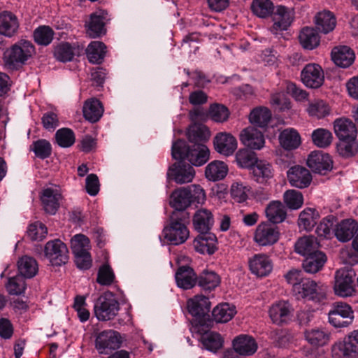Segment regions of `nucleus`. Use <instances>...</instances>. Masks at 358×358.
I'll return each instance as SVG.
<instances>
[{
	"mask_svg": "<svg viewBox=\"0 0 358 358\" xmlns=\"http://www.w3.org/2000/svg\"><path fill=\"white\" fill-rule=\"evenodd\" d=\"M177 285L183 289L192 288L198 279L194 270L187 266H180L175 275Z\"/></svg>",
	"mask_w": 358,
	"mask_h": 358,
	"instance_id": "2f4dec72",
	"label": "nucleus"
},
{
	"mask_svg": "<svg viewBox=\"0 0 358 358\" xmlns=\"http://www.w3.org/2000/svg\"><path fill=\"white\" fill-rule=\"evenodd\" d=\"M18 270L20 275L22 278H31L36 275L38 272V267L36 261L28 256L21 257L17 262Z\"/></svg>",
	"mask_w": 358,
	"mask_h": 358,
	"instance_id": "8fccbe9b",
	"label": "nucleus"
},
{
	"mask_svg": "<svg viewBox=\"0 0 358 358\" xmlns=\"http://www.w3.org/2000/svg\"><path fill=\"white\" fill-rule=\"evenodd\" d=\"M250 169L254 180L257 182H264L273 176L271 165L266 161L257 159Z\"/></svg>",
	"mask_w": 358,
	"mask_h": 358,
	"instance_id": "c03bdc74",
	"label": "nucleus"
},
{
	"mask_svg": "<svg viewBox=\"0 0 358 358\" xmlns=\"http://www.w3.org/2000/svg\"><path fill=\"white\" fill-rule=\"evenodd\" d=\"M6 288L10 294L20 295L25 290V280L20 275L10 278L6 285Z\"/></svg>",
	"mask_w": 358,
	"mask_h": 358,
	"instance_id": "774afa93",
	"label": "nucleus"
},
{
	"mask_svg": "<svg viewBox=\"0 0 358 358\" xmlns=\"http://www.w3.org/2000/svg\"><path fill=\"white\" fill-rule=\"evenodd\" d=\"M71 244L74 255L89 252L91 248L90 239L83 234L75 235Z\"/></svg>",
	"mask_w": 358,
	"mask_h": 358,
	"instance_id": "0e129e2a",
	"label": "nucleus"
},
{
	"mask_svg": "<svg viewBox=\"0 0 358 358\" xmlns=\"http://www.w3.org/2000/svg\"><path fill=\"white\" fill-rule=\"evenodd\" d=\"M240 141L244 145L252 150H260L265 143L263 134L252 126L241 131Z\"/></svg>",
	"mask_w": 358,
	"mask_h": 358,
	"instance_id": "4be33fe9",
	"label": "nucleus"
},
{
	"mask_svg": "<svg viewBox=\"0 0 358 358\" xmlns=\"http://www.w3.org/2000/svg\"><path fill=\"white\" fill-rule=\"evenodd\" d=\"M228 167L221 161H213L206 167L205 175L208 180L217 181L222 180L227 174Z\"/></svg>",
	"mask_w": 358,
	"mask_h": 358,
	"instance_id": "a18cd8bd",
	"label": "nucleus"
},
{
	"mask_svg": "<svg viewBox=\"0 0 358 358\" xmlns=\"http://www.w3.org/2000/svg\"><path fill=\"white\" fill-rule=\"evenodd\" d=\"M307 342L313 347L318 348L327 345L331 338V333L324 328H313L304 332Z\"/></svg>",
	"mask_w": 358,
	"mask_h": 358,
	"instance_id": "473e14b6",
	"label": "nucleus"
},
{
	"mask_svg": "<svg viewBox=\"0 0 358 358\" xmlns=\"http://www.w3.org/2000/svg\"><path fill=\"white\" fill-rule=\"evenodd\" d=\"M331 55L335 64L342 68L350 66L354 62L355 58L354 51L347 45L334 47Z\"/></svg>",
	"mask_w": 358,
	"mask_h": 358,
	"instance_id": "bb28decb",
	"label": "nucleus"
},
{
	"mask_svg": "<svg viewBox=\"0 0 358 358\" xmlns=\"http://www.w3.org/2000/svg\"><path fill=\"white\" fill-rule=\"evenodd\" d=\"M271 118V113L266 107H258L253 109L250 112L249 117L250 123L259 127H266Z\"/></svg>",
	"mask_w": 358,
	"mask_h": 358,
	"instance_id": "603ef678",
	"label": "nucleus"
},
{
	"mask_svg": "<svg viewBox=\"0 0 358 358\" xmlns=\"http://www.w3.org/2000/svg\"><path fill=\"white\" fill-rule=\"evenodd\" d=\"M249 267L253 274L264 277L271 273L273 264L266 255L257 254L249 259Z\"/></svg>",
	"mask_w": 358,
	"mask_h": 358,
	"instance_id": "b1692460",
	"label": "nucleus"
},
{
	"mask_svg": "<svg viewBox=\"0 0 358 358\" xmlns=\"http://www.w3.org/2000/svg\"><path fill=\"white\" fill-rule=\"evenodd\" d=\"M319 248V242L313 236H303L299 238L294 245L295 252L306 257L320 251Z\"/></svg>",
	"mask_w": 358,
	"mask_h": 358,
	"instance_id": "c9c22d12",
	"label": "nucleus"
},
{
	"mask_svg": "<svg viewBox=\"0 0 358 358\" xmlns=\"http://www.w3.org/2000/svg\"><path fill=\"white\" fill-rule=\"evenodd\" d=\"M187 135L190 142L194 144H204L209 139L210 132L208 127L204 125L193 124L189 127Z\"/></svg>",
	"mask_w": 358,
	"mask_h": 358,
	"instance_id": "09e8293b",
	"label": "nucleus"
},
{
	"mask_svg": "<svg viewBox=\"0 0 358 358\" xmlns=\"http://www.w3.org/2000/svg\"><path fill=\"white\" fill-rule=\"evenodd\" d=\"M30 150L35 153L37 157L43 159L50 157L52 147L48 141L40 139L32 143Z\"/></svg>",
	"mask_w": 358,
	"mask_h": 358,
	"instance_id": "69168bd1",
	"label": "nucleus"
},
{
	"mask_svg": "<svg viewBox=\"0 0 358 358\" xmlns=\"http://www.w3.org/2000/svg\"><path fill=\"white\" fill-rule=\"evenodd\" d=\"M280 238L278 228L266 222H261L254 232L253 241L259 246H271L278 242Z\"/></svg>",
	"mask_w": 358,
	"mask_h": 358,
	"instance_id": "9d476101",
	"label": "nucleus"
},
{
	"mask_svg": "<svg viewBox=\"0 0 358 358\" xmlns=\"http://www.w3.org/2000/svg\"><path fill=\"white\" fill-rule=\"evenodd\" d=\"M326 261L325 254L318 251L306 257L303 262V268L306 273H315L322 269Z\"/></svg>",
	"mask_w": 358,
	"mask_h": 358,
	"instance_id": "58836bf2",
	"label": "nucleus"
},
{
	"mask_svg": "<svg viewBox=\"0 0 358 358\" xmlns=\"http://www.w3.org/2000/svg\"><path fill=\"white\" fill-rule=\"evenodd\" d=\"M108 20V13L103 10H99L90 15L87 24V34L90 38H97L106 33L105 24Z\"/></svg>",
	"mask_w": 358,
	"mask_h": 358,
	"instance_id": "6ab92c4d",
	"label": "nucleus"
},
{
	"mask_svg": "<svg viewBox=\"0 0 358 358\" xmlns=\"http://www.w3.org/2000/svg\"><path fill=\"white\" fill-rule=\"evenodd\" d=\"M281 146L287 150L296 149L301 145V137L298 131L293 128L284 129L279 136Z\"/></svg>",
	"mask_w": 358,
	"mask_h": 358,
	"instance_id": "ea45409f",
	"label": "nucleus"
},
{
	"mask_svg": "<svg viewBox=\"0 0 358 358\" xmlns=\"http://www.w3.org/2000/svg\"><path fill=\"white\" fill-rule=\"evenodd\" d=\"M215 150L224 156L228 157L234 154L237 149L236 138L230 133L219 132L213 138Z\"/></svg>",
	"mask_w": 358,
	"mask_h": 358,
	"instance_id": "2eb2a0df",
	"label": "nucleus"
},
{
	"mask_svg": "<svg viewBox=\"0 0 358 358\" xmlns=\"http://www.w3.org/2000/svg\"><path fill=\"white\" fill-rule=\"evenodd\" d=\"M327 287L314 280L306 279L300 285H295L293 292L297 299L319 301L326 296Z\"/></svg>",
	"mask_w": 358,
	"mask_h": 358,
	"instance_id": "0eeeda50",
	"label": "nucleus"
},
{
	"mask_svg": "<svg viewBox=\"0 0 358 358\" xmlns=\"http://www.w3.org/2000/svg\"><path fill=\"white\" fill-rule=\"evenodd\" d=\"M119 310V303L111 292H106L100 296L94 306V314L100 321L113 319Z\"/></svg>",
	"mask_w": 358,
	"mask_h": 358,
	"instance_id": "20e7f679",
	"label": "nucleus"
},
{
	"mask_svg": "<svg viewBox=\"0 0 358 358\" xmlns=\"http://www.w3.org/2000/svg\"><path fill=\"white\" fill-rule=\"evenodd\" d=\"M358 231V223L353 219H345L338 223L334 230L336 238L341 242L350 241Z\"/></svg>",
	"mask_w": 358,
	"mask_h": 358,
	"instance_id": "cd10ccee",
	"label": "nucleus"
},
{
	"mask_svg": "<svg viewBox=\"0 0 358 358\" xmlns=\"http://www.w3.org/2000/svg\"><path fill=\"white\" fill-rule=\"evenodd\" d=\"M55 140L59 146L69 148L75 143L76 136L71 129L62 128L56 131Z\"/></svg>",
	"mask_w": 358,
	"mask_h": 358,
	"instance_id": "680f3d73",
	"label": "nucleus"
},
{
	"mask_svg": "<svg viewBox=\"0 0 358 358\" xmlns=\"http://www.w3.org/2000/svg\"><path fill=\"white\" fill-rule=\"evenodd\" d=\"M189 222V214L185 211H174L170 217L169 224L163 229V235L168 243L178 245L189 238L187 227Z\"/></svg>",
	"mask_w": 358,
	"mask_h": 358,
	"instance_id": "f257e3e1",
	"label": "nucleus"
},
{
	"mask_svg": "<svg viewBox=\"0 0 358 358\" xmlns=\"http://www.w3.org/2000/svg\"><path fill=\"white\" fill-rule=\"evenodd\" d=\"M200 234L193 241L195 250L201 254H213L216 250V236L212 233Z\"/></svg>",
	"mask_w": 358,
	"mask_h": 358,
	"instance_id": "c756f323",
	"label": "nucleus"
},
{
	"mask_svg": "<svg viewBox=\"0 0 358 358\" xmlns=\"http://www.w3.org/2000/svg\"><path fill=\"white\" fill-rule=\"evenodd\" d=\"M266 217L272 223L282 222L287 217V211L283 204L279 201L270 202L265 209Z\"/></svg>",
	"mask_w": 358,
	"mask_h": 358,
	"instance_id": "e433bc0d",
	"label": "nucleus"
},
{
	"mask_svg": "<svg viewBox=\"0 0 358 358\" xmlns=\"http://www.w3.org/2000/svg\"><path fill=\"white\" fill-rule=\"evenodd\" d=\"M332 358H356L358 356V329L346 336L331 347Z\"/></svg>",
	"mask_w": 358,
	"mask_h": 358,
	"instance_id": "423d86ee",
	"label": "nucleus"
},
{
	"mask_svg": "<svg viewBox=\"0 0 358 358\" xmlns=\"http://www.w3.org/2000/svg\"><path fill=\"white\" fill-rule=\"evenodd\" d=\"M122 338L116 331L108 329L100 332L95 340V348L99 354L109 355L120 348Z\"/></svg>",
	"mask_w": 358,
	"mask_h": 358,
	"instance_id": "1a4fd4ad",
	"label": "nucleus"
},
{
	"mask_svg": "<svg viewBox=\"0 0 358 358\" xmlns=\"http://www.w3.org/2000/svg\"><path fill=\"white\" fill-rule=\"evenodd\" d=\"M171 155L175 159H187L192 165L200 166L209 159L210 152L203 143L194 144L190 148L185 141L179 139L173 143Z\"/></svg>",
	"mask_w": 358,
	"mask_h": 358,
	"instance_id": "f03ea898",
	"label": "nucleus"
},
{
	"mask_svg": "<svg viewBox=\"0 0 358 358\" xmlns=\"http://www.w3.org/2000/svg\"><path fill=\"white\" fill-rule=\"evenodd\" d=\"M307 112L310 116L322 118L329 114L330 107L324 101L317 99L309 103Z\"/></svg>",
	"mask_w": 358,
	"mask_h": 358,
	"instance_id": "13d9d810",
	"label": "nucleus"
},
{
	"mask_svg": "<svg viewBox=\"0 0 358 358\" xmlns=\"http://www.w3.org/2000/svg\"><path fill=\"white\" fill-rule=\"evenodd\" d=\"M169 171L173 180L178 184L190 182L195 176L194 168L182 162L174 164L169 169Z\"/></svg>",
	"mask_w": 358,
	"mask_h": 358,
	"instance_id": "c85d7f7f",
	"label": "nucleus"
},
{
	"mask_svg": "<svg viewBox=\"0 0 358 358\" xmlns=\"http://www.w3.org/2000/svg\"><path fill=\"white\" fill-rule=\"evenodd\" d=\"M187 305L189 313L192 316L199 317L192 322V326L195 324V322H199L201 324H203L202 322L204 317L210 309V302L208 298L202 295H197L189 299Z\"/></svg>",
	"mask_w": 358,
	"mask_h": 358,
	"instance_id": "dca6fc26",
	"label": "nucleus"
},
{
	"mask_svg": "<svg viewBox=\"0 0 358 358\" xmlns=\"http://www.w3.org/2000/svg\"><path fill=\"white\" fill-rule=\"evenodd\" d=\"M35 52V47L31 41L20 39L4 52V65L8 69L17 70L24 65Z\"/></svg>",
	"mask_w": 358,
	"mask_h": 358,
	"instance_id": "7ed1b4c3",
	"label": "nucleus"
},
{
	"mask_svg": "<svg viewBox=\"0 0 358 358\" xmlns=\"http://www.w3.org/2000/svg\"><path fill=\"white\" fill-rule=\"evenodd\" d=\"M334 132L339 139H349L357 137L355 124L345 118L336 119L334 122Z\"/></svg>",
	"mask_w": 358,
	"mask_h": 358,
	"instance_id": "72a5a7b5",
	"label": "nucleus"
},
{
	"mask_svg": "<svg viewBox=\"0 0 358 358\" xmlns=\"http://www.w3.org/2000/svg\"><path fill=\"white\" fill-rule=\"evenodd\" d=\"M283 201L288 208L297 210L303 206V196L299 191L289 189L283 194Z\"/></svg>",
	"mask_w": 358,
	"mask_h": 358,
	"instance_id": "6e6d98bb",
	"label": "nucleus"
},
{
	"mask_svg": "<svg viewBox=\"0 0 358 358\" xmlns=\"http://www.w3.org/2000/svg\"><path fill=\"white\" fill-rule=\"evenodd\" d=\"M311 137L314 145L320 148L329 147L333 140L331 132L324 128L315 129L312 133Z\"/></svg>",
	"mask_w": 358,
	"mask_h": 358,
	"instance_id": "864d4df0",
	"label": "nucleus"
},
{
	"mask_svg": "<svg viewBox=\"0 0 358 358\" xmlns=\"http://www.w3.org/2000/svg\"><path fill=\"white\" fill-rule=\"evenodd\" d=\"M235 159L238 166L243 169H251L257 159L255 152L245 148L239 150L236 153Z\"/></svg>",
	"mask_w": 358,
	"mask_h": 358,
	"instance_id": "4d7b16f0",
	"label": "nucleus"
},
{
	"mask_svg": "<svg viewBox=\"0 0 358 358\" xmlns=\"http://www.w3.org/2000/svg\"><path fill=\"white\" fill-rule=\"evenodd\" d=\"M319 218L320 214L316 209L306 208L299 214V227L304 230L310 231L315 227Z\"/></svg>",
	"mask_w": 358,
	"mask_h": 358,
	"instance_id": "37998d69",
	"label": "nucleus"
},
{
	"mask_svg": "<svg viewBox=\"0 0 358 358\" xmlns=\"http://www.w3.org/2000/svg\"><path fill=\"white\" fill-rule=\"evenodd\" d=\"M299 39L301 46L308 50H313L320 44V36L313 27H304L301 31Z\"/></svg>",
	"mask_w": 358,
	"mask_h": 358,
	"instance_id": "79ce46f5",
	"label": "nucleus"
},
{
	"mask_svg": "<svg viewBox=\"0 0 358 358\" xmlns=\"http://www.w3.org/2000/svg\"><path fill=\"white\" fill-rule=\"evenodd\" d=\"M307 164L313 171L325 174L332 169L333 162L328 154L322 151H314L309 155Z\"/></svg>",
	"mask_w": 358,
	"mask_h": 358,
	"instance_id": "f3484780",
	"label": "nucleus"
},
{
	"mask_svg": "<svg viewBox=\"0 0 358 358\" xmlns=\"http://www.w3.org/2000/svg\"><path fill=\"white\" fill-rule=\"evenodd\" d=\"M45 256L53 266L65 264L69 259L66 245L59 239L46 243L44 248Z\"/></svg>",
	"mask_w": 358,
	"mask_h": 358,
	"instance_id": "9b49d317",
	"label": "nucleus"
},
{
	"mask_svg": "<svg viewBox=\"0 0 358 358\" xmlns=\"http://www.w3.org/2000/svg\"><path fill=\"white\" fill-rule=\"evenodd\" d=\"M190 329L201 334L200 341L206 350L216 353L222 348L224 338L221 334L215 331H206L204 325L201 324L200 322H195Z\"/></svg>",
	"mask_w": 358,
	"mask_h": 358,
	"instance_id": "f8f14e48",
	"label": "nucleus"
},
{
	"mask_svg": "<svg viewBox=\"0 0 358 358\" xmlns=\"http://www.w3.org/2000/svg\"><path fill=\"white\" fill-rule=\"evenodd\" d=\"M236 313V307L234 305L224 303L218 304L213 308L212 316L215 322L226 323L230 321Z\"/></svg>",
	"mask_w": 358,
	"mask_h": 358,
	"instance_id": "a19ab883",
	"label": "nucleus"
},
{
	"mask_svg": "<svg viewBox=\"0 0 358 358\" xmlns=\"http://www.w3.org/2000/svg\"><path fill=\"white\" fill-rule=\"evenodd\" d=\"M233 348L239 355L251 356L257 350V343L251 336L241 334L233 340Z\"/></svg>",
	"mask_w": 358,
	"mask_h": 358,
	"instance_id": "a878e982",
	"label": "nucleus"
},
{
	"mask_svg": "<svg viewBox=\"0 0 358 358\" xmlns=\"http://www.w3.org/2000/svg\"><path fill=\"white\" fill-rule=\"evenodd\" d=\"M294 310L288 301L281 300L271 306L268 314L273 323L282 325L292 320Z\"/></svg>",
	"mask_w": 358,
	"mask_h": 358,
	"instance_id": "ddd939ff",
	"label": "nucleus"
},
{
	"mask_svg": "<svg viewBox=\"0 0 358 358\" xmlns=\"http://www.w3.org/2000/svg\"><path fill=\"white\" fill-rule=\"evenodd\" d=\"M85 118L91 122H97L103 115V108L101 102L96 99H90L85 101L83 108Z\"/></svg>",
	"mask_w": 358,
	"mask_h": 358,
	"instance_id": "4c0bfd02",
	"label": "nucleus"
},
{
	"mask_svg": "<svg viewBox=\"0 0 358 358\" xmlns=\"http://www.w3.org/2000/svg\"><path fill=\"white\" fill-rule=\"evenodd\" d=\"M213 223V215L208 209H199L193 216L194 227L199 233H208Z\"/></svg>",
	"mask_w": 358,
	"mask_h": 358,
	"instance_id": "7c9ffc66",
	"label": "nucleus"
},
{
	"mask_svg": "<svg viewBox=\"0 0 358 358\" xmlns=\"http://www.w3.org/2000/svg\"><path fill=\"white\" fill-rule=\"evenodd\" d=\"M80 55V48L75 44L72 45L67 42H62L55 46L54 56L57 60L62 62L72 61L76 56Z\"/></svg>",
	"mask_w": 358,
	"mask_h": 358,
	"instance_id": "f704fd0d",
	"label": "nucleus"
},
{
	"mask_svg": "<svg viewBox=\"0 0 358 358\" xmlns=\"http://www.w3.org/2000/svg\"><path fill=\"white\" fill-rule=\"evenodd\" d=\"M54 36L53 30L48 26H40L34 31V38L35 42L41 45H49Z\"/></svg>",
	"mask_w": 358,
	"mask_h": 358,
	"instance_id": "e2e57ef3",
	"label": "nucleus"
},
{
	"mask_svg": "<svg viewBox=\"0 0 358 358\" xmlns=\"http://www.w3.org/2000/svg\"><path fill=\"white\" fill-rule=\"evenodd\" d=\"M294 17L293 11L284 6H278L273 12L272 20L273 24L270 31L273 34L286 30L292 22Z\"/></svg>",
	"mask_w": 358,
	"mask_h": 358,
	"instance_id": "4468645a",
	"label": "nucleus"
},
{
	"mask_svg": "<svg viewBox=\"0 0 358 358\" xmlns=\"http://www.w3.org/2000/svg\"><path fill=\"white\" fill-rule=\"evenodd\" d=\"M186 187L176 189L171 196L170 204L176 211H185L192 203Z\"/></svg>",
	"mask_w": 358,
	"mask_h": 358,
	"instance_id": "de8ad7c7",
	"label": "nucleus"
},
{
	"mask_svg": "<svg viewBox=\"0 0 358 358\" xmlns=\"http://www.w3.org/2000/svg\"><path fill=\"white\" fill-rule=\"evenodd\" d=\"M197 280L199 285L206 290L215 289L220 282V277L213 271L203 272Z\"/></svg>",
	"mask_w": 358,
	"mask_h": 358,
	"instance_id": "bf43d9fd",
	"label": "nucleus"
},
{
	"mask_svg": "<svg viewBox=\"0 0 358 358\" xmlns=\"http://www.w3.org/2000/svg\"><path fill=\"white\" fill-rule=\"evenodd\" d=\"M20 22L17 17L10 11L0 13V34L12 38L18 33Z\"/></svg>",
	"mask_w": 358,
	"mask_h": 358,
	"instance_id": "5701e85b",
	"label": "nucleus"
},
{
	"mask_svg": "<svg viewBox=\"0 0 358 358\" xmlns=\"http://www.w3.org/2000/svg\"><path fill=\"white\" fill-rule=\"evenodd\" d=\"M351 306L345 302H335L328 313L329 322L335 328H344L350 325L354 320Z\"/></svg>",
	"mask_w": 358,
	"mask_h": 358,
	"instance_id": "39448f33",
	"label": "nucleus"
},
{
	"mask_svg": "<svg viewBox=\"0 0 358 358\" xmlns=\"http://www.w3.org/2000/svg\"><path fill=\"white\" fill-rule=\"evenodd\" d=\"M301 80L308 87L317 88L324 82V73L320 66L316 64H307L301 71Z\"/></svg>",
	"mask_w": 358,
	"mask_h": 358,
	"instance_id": "a211bd4d",
	"label": "nucleus"
},
{
	"mask_svg": "<svg viewBox=\"0 0 358 358\" xmlns=\"http://www.w3.org/2000/svg\"><path fill=\"white\" fill-rule=\"evenodd\" d=\"M106 52V46L103 42L92 41L86 49V54L90 62L101 64Z\"/></svg>",
	"mask_w": 358,
	"mask_h": 358,
	"instance_id": "49530a36",
	"label": "nucleus"
},
{
	"mask_svg": "<svg viewBox=\"0 0 358 358\" xmlns=\"http://www.w3.org/2000/svg\"><path fill=\"white\" fill-rule=\"evenodd\" d=\"M335 221L334 215H328L323 218L316 229L317 234L320 237L331 238L334 232L333 227Z\"/></svg>",
	"mask_w": 358,
	"mask_h": 358,
	"instance_id": "338daca9",
	"label": "nucleus"
},
{
	"mask_svg": "<svg viewBox=\"0 0 358 358\" xmlns=\"http://www.w3.org/2000/svg\"><path fill=\"white\" fill-rule=\"evenodd\" d=\"M337 144L338 153L344 157H348L354 155L358 150V143L356 138L349 139H339Z\"/></svg>",
	"mask_w": 358,
	"mask_h": 358,
	"instance_id": "052dcab7",
	"label": "nucleus"
},
{
	"mask_svg": "<svg viewBox=\"0 0 358 358\" xmlns=\"http://www.w3.org/2000/svg\"><path fill=\"white\" fill-rule=\"evenodd\" d=\"M315 30L327 34L331 32L336 26V18L329 10L317 12L314 17Z\"/></svg>",
	"mask_w": 358,
	"mask_h": 358,
	"instance_id": "393cba45",
	"label": "nucleus"
},
{
	"mask_svg": "<svg viewBox=\"0 0 358 358\" xmlns=\"http://www.w3.org/2000/svg\"><path fill=\"white\" fill-rule=\"evenodd\" d=\"M287 179L291 186L303 189L306 188L312 181L310 171L301 166H294L287 173Z\"/></svg>",
	"mask_w": 358,
	"mask_h": 358,
	"instance_id": "412c9836",
	"label": "nucleus"
},
{
	"mask_svg": "<svg viewBox=\"0 0 358 358\" xmlns=\"http://www.w3.org/2000/svg\"><path fill=\"white\" fill-rule=\"evenodd\" d=\"M355 274L351 270L341 268L335 273L334 290L336 295L341 297L352 296L356 292L353 277Z\"/></svg>",
	"mask_w": 358,
	"mask_h": 358,
	"instance_id": "6e6552de",
	"label": "nucleus"
},
{
	"mask_svg": "<svg viewBox=\"0 0 358 358\" xmlns=\"http://www.w3.org/2000/svg\"><path fill=\"white\" fill-rule=\"evenodd\" d=\"M250 191V185L240 180L234 181L230 188L232 199L238 203L245 202L248 199Z\"/></svg>",
	"mask_w": 358,
	"mask_h": 358,
	"instance_id": "3c124183",
	"label": "nucleus"
},
{
	"mask_svg": "<svg viewBox=\"0 0 358 358\" xmlns=\"http://www.w3.org/2000/svg\"><path fill=\"white\" fill-rule=\"evenodd\" d=\"M41 200L45 211L55 215L59 208L62 195L57 187H48L42 191Z\"/></svg>",
	"mask_w": 358,
	"mask_h": 358,
	"instance_id": "aec40b11",
	"label": "nucleus"
},
{
	"mask_svg": "<svg viewBox=\"0 0 358 358\" xmlns=\"http://www.w3.org/2000/svg\"><path fill=\"white\" fill-rule=\"evenodd\" d=\"M251 9L255 15L264 18L273 13L274 6L270 0H253Z\"/></svg>",
	"mask_w": 358,
	"mask_h": 358,
	"instance_id": "5fc2aeb1",
	"label": "nucleus"
}]
</instances>
